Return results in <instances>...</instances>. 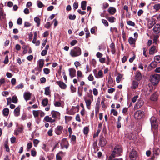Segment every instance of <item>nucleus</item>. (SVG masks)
<instances>
[{"instance_id":"obj_1","label":"nucleus","mask_w":160,"mask_h":160,"mask_svg":"<svg viewBox=\"0 0 160 160\" xmlns=\"http://www.w3.org/2000/svg\"><path fill=\"white\" fill-rule=\"evenodd\" d=\"M70 54L72 57H78L81 55V50L79 47H76L71 50Z\"/></svg>"},{"instance_id":"obj_2","label":"nucleus","mask_w":160,"mask_h":160,"mask_svg":"<svg viewBox=\"0 0 160 160\" xmlns=\"http://www.w3.org/2000/svg\"><path fill=\"white\" fill-rule=\"evenodd\" d=\"M149 80L153 85H156L160 80V75L158 74L151 75L150 77Z\"/></svg>"},{"instance_id":"obj_3","label":"nucleus","mask_w":160,"mask_h":160,"mask_svg":"<svg viewBox=\"0 0 160 160\" xmlns=\"http://www.w3.org/2000/svg\"><path fill=\"white\" fill-rule=\"evenodd\" d=\"M122 152V150L121 146L117 145L115 147L111 155H113V156L118 157L120 156Z\"/></svg>"},{"instance_id":"obj_4","label":"nucleus","mask_w":160,"mask_h":160,"mask_svg":"<svg viewBox=\"0 0 160 160\" xmlns=\"http://www.w3.org/2000/svg\"><path fill=\"white\" fill-rule=\"evenodd\" d=\"M144 116V112L140 110L136 111L134 114V118L137 119L143 118Z\"/></svg>"},{"instance_id":"obj_5","label":"nucleus","mask_w":160,"mask_h":160,"mask_svg":"<svg viewBox=\"0 0 160 160\" xmlns=\"http://www.w3.org/2000/svg\"><path fill=\"white\" fill-rule=\"evenodd\" d=\"M137 156V152L136 151L132 149L130 152L129 158L131 160H136Z\"/></svg>"},{"instance_id":"obj_6","label":"nucleus","mask_w":160,"mask_h":160,"mask_svg":"<svg viewBox=\"0 0 160 160\" xmlns=\"http://www.w3.org/2000/svg\"><path fill=\"white\" fill-rule=\"evenodd\" d=\"M61 147L62 149L64 148L68 149L69 146L68 141L66 138H63L62 139L60 143Z\"/></svg>"},{"instance_id":"obj_7","label":"nucleus","mask_w":160,"mask_h":160,"mask_svg":"<svg viewBox=\"0 0 160 160\" xmlns=\"http://www.w3.org/2000/svg\"><path fill=\"white\" fill-rule=\"evenodd\" d=\"M150 122L152 128L156 129L158 127V125L156 122V119L155 117H152L150 119Z\"/></svg>"},{"instance_id":"obj_8","label":"nucleus","mask_w":160,"mask_h":160,"mask_svg":"<svg viewBox=\"0 0 160 160\" xmlns=\"http://www.w3.org/2000/svg\"><path fill=\"white\" fill-rule=\"evenodd\" d=\"M107 141L105 138L102 136H100L99 145L102 147H104Z\"/></svg>"},{"instance_id":"obj_9","label":"nucleus","mask_w":160,"mask_h":160,"mask_svg":"<svg viewBox=\"0 0 160 160\" xmlns=\"http://www.w3.org/2000/svg\"><path fill=\"white\" fill-rule=\"evenodd\" d=\"M144 102L143 101L140 99L138 100V101L134 106L135 109H138L140 108L144 104Z\"/></svg>"},{"instance_id":"obj_10","label":"nucleus","mask_w":160,"mask_h":160,"mask_svg":"<svg viewBox=\"0 0 160 160\" xmlns=\"http://www.w3.org/2000/svg\"><path fill=\"white\" fill-rule=\"evenodd\" d=\"M84 100L85 102L87 108L88 109H90L91 103L93 101V99H88L87 98L85 97L84 98Z\"/></svg>"},{"instance_id":"obj_11","label":"nucleus","mask_w":160,"mask_h":160,"mask_svg":"<svg viewBox=\"0 0 160 160\" xmlns=\"http://www.w3.org/2000/svg\"><path fill=\"white\" fill-rule=\"evenodd\" d=\"M63 129L62 126H58L55 130V133L58 135H60L62 132Z\"/></svg>"},{"instance_id":"obj_12","label":"nucleus","mask_w":160,"mask_h":160,"mask_svg":"<svg viewBox=\"0 0 160 160\" xmlns=\"http://www.w3.org/2000/svg\"><path fill=\"white\" fill-rule=\"evenodd\" d=\"M135 79L138 81H140L142 78V74L139 71H137L135 73Z\"/></svg>"},{"instance_id":"obj_13","label":"nucleus","mask_w":160,"mask_h":160,"mask_svg":"<svg viewBox=\"0 0 160 160\" xmlns=\"http://www.w3.org/2000/svg\"><path fill=\"white\" fill-rule=\"evenodd\" d=\"M31 93L29 92H25L23 94V97L26 101L30 99Z\"/></svg>"},{"instance_id":"obj_14","label":"nucleus","mask_w":160,"mask_h":160,"mask_svg":"<svg viewBox=\"0 0 160 160\" xmlns=\"http://www.w3.org/2000/svg\"><path fill=\"white\" fill-rule=\"evenodd\" d=\"M153 30L155 33H158L160 32V25L157 24L154 26Z\"/></svg>"},{"instance_id":"obj_15","label":"nucleus","mask_w":160,"mask_h":160,"mask_svg":"<svg viewBox=\"0 0 160 160\" xmlns=\"http://www.w3.org/2000/svg\"><path fill=\"white\" fill-rule=\"evenodd\" d=\"M51 113L52 117L55 119L57 118L58 117H59L60 116V113L58 112L52 111Z\"/></svg>"},{"instance_id":"obj_16","label":"nucleus","mask_w":160,"mask_h":160,"mask_svg":"<svg viewBox=\"0 0 160 160\" xmlns=\"http://www.w3.org/2000/svg\"><path fill=\"white\" fill-rule=\"evenodd\" d=\"M108 13L111 15L114 14L116 12V8L113 7H109L108 10Z\"/></svg>"},{"instance_id":"obj_17","label":"nucleus","mask_w":160,"mask_h":160,"mask_svg":"<svg viewBox=\"0 0 160 160\" xmlns=\"http://www.w3.org/2000/svg\"><path fill=\"white\" fill-rule=\"evenodd\" d=\"M158 93L156 92H155L151 96L150 100L153 101H156L158 100Z\"/></svg>"},{"instance_id":"obj_18","label":"nucleus","mask_w":160,"mask_h":160,"mask_svg":"<svg viewBox=\"0 0 160 160\" xmlns=\"http://www.w3.org/2000/svg\"><path fill=\"white\" fill-rule=\"evenodd\" d=\"M56 83L62 89H65L67 87V85L62 82L58 81L56 82Z\"/></svg>"},{"instance_id":"obj_19","label":"nucleus","mask_w":160,"mask_h":160,"mask_svg":"<svg viewBox=\"0 0 160 160\" xmlns=\"http://www.w3.org/2000/svg\"><path fill=\"white\" fill-rule=\"evenodd\" d=\"M69 75L72 78L75 77L76 75V70L75 69L71 68L69 69Z\"/></svg>"},{"instance_id":"obj_20","label":"nucleus","mask_w":160,"mask_h":160,"mask_svg":"<svg viewBox=\"0 0 160 160\" xmlns=\"http://www.w3.org/2000/svg\"><path fill=\"white\" fill-rule=\"evenodd\" d=\"M157 52L156 47L154 46L151 47L149 50V53L150 55H152Z\"/></svg>"},{"instance_id":"obj_21","label":"nucleus","mask_w":160,"mask_h":160,"mask_svg":"<svg viewBox=\"0 0 160 160\" xmlns=\"http://www.w3.org/2000/svg\"><path fill=\"white\" fill-rule=\"evenodd\" d=\"M64 153L62 151H60L56 154V160H62V157L63 156Z\"/></svg>"},{"instance_id":"obj_22","label":"nucleus","mask_w":160,"mask_h":160,"mask_svg":"<svg viewBox=\"0 0 160 160\" xmlns=\"http://www.w3.org/2000/svg\"><path fill=\"white\" fill-rule=\"evenodd\" d=\"M50 87H48L45 88L44 92V94L48 96L49 97H51V91L50 89Z\"/></svg>"},{"instance_id":"obj_23","label":"nucleus","mask_w":160,"mask_h":160,"mask_svg":"<svg viewBox=\"0 0 160 160\" xmlns=\"http://www.w3.org/2000/svg\"><path fill=\"white\" fill-rule=\"evenodd\" d=\"M138 82L136 80H133L132 81L131 88L134 89H135L138 87Z\"/></svg>"},{"instance_id":"obj_24","label":"nucleus","mask_w":160,"mask_h":160,"mask_svg":"<svg viewBox=\"0 0 160 160\" xmlns=\"http://www.w3.org/2000/svg\"><path fill=\"white\" fill-rule=\"evenodd\" d=\"M44 120L47 122H55V119H53L51 117H49L48 116H47L44 117Z\"/></svg>"},{"instance_id":"obj_25","label":"nucleus","mask_w":160,"mask_h":160,"mask_svg":"<svg viewBox=\"0 0 160 160\" xmlns=\"http://www.w3.org/2000/svg\"><path fill=\"white\" fill-rule=\"evenodd\" d=\"M20 108L18 107L16 108L14 111V114L15 116L18 117L20 115Z\"/></svg>"},{"instance_id":"obj_26","label":"nucleus","mask_w":160,"mask_h":160,"mask_svg":"<svg viewBox=\"0 0 160 160\" xmlns=\"http://www.w3.org/2000/svg\"><path fill=\"white\" fill-rule=\"evenodd\" d=\"M110 47L111 49V51L112 54H114L116 52L115 46L114 44L112 43L110 46Z\"/></svg>"},{"instance_id":"obj_27","label":"nucleus","mask_w":160,"mask_h":160,"mask_svg":"<svg viewBox=\"0 0 160 160\" xmlns=\"http://www.w3.org/2000/svg\"><path fill=\"white\" fill-rule=\"evenodd\" d=\"M136 39L133 38L132 37H130L128 39V42L131 44H134L136 41Z\"/></svg>"},{"instance_id":"obj_28","label":"nucleus","mask_w":160,"mask_h":160,"mask_svg":"<svg viewBox=\"0 0 160 160\" xmlns=\"http://www.w3.org/2000/svg\"><path fill=\"white\" fill-rule=\"evenodd\" d=\"M153 153L156 155H158L160 153V150L158 148H153Z\"/></svg>"},{"instance_id":"obj_29","label":"nucleus","mask_w":160,"mask_h":160,"mask_svg":"<svg viewBox=\"0 0 160 160\" xmlns=\"http://www.w3.org/2000/svg\"><path fill=\"white\" fill-rule=\"evenodd\" d=\"M44 60L43 59H40L38 62V66L39 68L42 69L43 66Z\"/></svg>"},{"instance_id":"obj_30","label":"nucleus","mask_w":160,"mask_h":160,"mask_svg":"<svg viewBox=\"0 0 160 160\" xmlns=\"http://www.w3.org/2000/svg\"><path fill=\"white\" fill-rule=\"evenodd\" d=\"M48 100L47 98L43 99L42 102V104L43 106L45 107L48 105Z\"/></svg>"},{"instance_id":"obj_31","label":"nucleus","mask_w":160,"mask_h":160,"mask_svg":"<svg viewBox=\"0 0 160 160\" xmlns=\"http://www.w3.org/2000/svg\"><path fill=\"white\" fill-rule=\"evenodd\" d=\"M86 1H82L81 3V8L83 10H85L86 9Z\"/></svg>"},{"instance_id":"obj_32","label":"nucleus","mask_w":160,"mask_h":160,"mask_svg":"<svg viewBox=\"0 0 160 160\" xmlns=\"http://www.w3.org/2000/svg\"><path fill=\"white\" fill-rule=\"evenodd\" d=\"M9 113V110L8 108H6L3 109V114L4 116H7Z\"/></svg>"},{"instance_id":"obj_33","label":"nucleus","mask_w":160,"mask_h":160,"mask_svg":"<svg viewBox=\"0 0 160 160\" xmlns=\"http://www.w3.org/2000/svg\"><path fill=\"white\" fill-rule=\"evenodd\" d=\"M108 21L111 23H113L115 22V21L116 20L115 18L113 16L111 17H108L106 18Z\"/></svg>"},{"instance_id":"obj_34","label":"nucleus","mask_w":160,"mask_h":160,"mask_svg":"<svg viewBox=\"0 0 160 160\" xmlns=\"http://www.w3.org/2000/svg\"><path fill=\"white\" fill-rule=\"evenodd\" d=\"M103 77V72L101 70H100L98 74V75L95 76L96 78H102Z\"/></svg>"},{"instance_id":"obj_35","label":"nucleus","mask_w":160,"mask_h":160,"mask_svg":"<svg viewBox=\"0 0 160 160\" xmlns=\"http://www.w3.org/2000/svg\"><path fill=\"white\" fill-rule=\"evenodd\" d=\"M155 22L152 21H150L148 22V28L149 29L151 28L154 25Z\"/></svg>"},{"instance_id":"obj_36","label":"nucleus","mask_w":160,"mask_h":160,"mask_svg":"<svg viewBox=\"0 0 160 160\" xmlns=\"http://www.w3.org/2000/svg\"><path fill=\"white\" fill-rule=\"evenodd\" d=\"M77 76L78 78H83L84 76L82 74V73L81 71L78 70L77 72Z\"/></svg>"},{"instance_id":"obj_37","label":"nucleus","mask_w":160,"mask_h":160,"mask_svg":"<svg viewBox=\"0 0 160 160\" xmlns=\"http://www.w3.org/2000/svg\"><path fill=\"white\" fill-rule=\"evenodd\" d=\"M117 156H113V155H111L109 157L108 160H122V158L117 159L115 158Z\"/></svg>"},{"instance_id":"obj_38","label":"nucleus","mask_w":160,"mask_h":160,"mask_svg":"<svg viewBox=\"0 0 160 160\" xmlns=\"http://www.w3.org/2000/svg\"><path fill=\"white\" fill-rule=\"evenodd\" d=\"M155 62H160V55H157L154 58Z\"/></svg>"},{"instance_id":"obj_39","label":"nucleus","mask_w":160,"mask_h":160,"mask_svg":"<svg viewBox=\"0 0 160 160\" xmlns=\"http://www.w3.org/2000/svg\"><path fill=\"white\" fill-rule=\"evenodd\" d=\"M153 8L156 11H158L160 9V3L156 4L153 6Z\"/></svg>"},{"instance_id":"obj_40","label":"nucleus","mask_w":160,"mask_h":160,"mask_svg":"<svg viewBox=\"0 0 160 160\" xmlns=\"http://www.w3.org/2000/svg\"><path fill=\"white\" fill-rule=\"evenodd\" d=\"M33 114L35 117H38L39 114V110H33Z\"/></svg>"},{"instance_id":"obj_41","label":"nucleus","mask_w":160,"mask_h":160,"mask_svg":"<svg viewBox=\"0 0 160 160\" xmlns=\"http://www.w3.org/2000/svg\"><path fill=\"white\" fill-rule=\"evenodd\" d=\"M37 4L39 8H41L44 6V5L40 1H37Z\"/></svg>"},{"instance_id":"obj_42","label":"nucleus","mask_w":160,"mask_h":160,"mask_svg":"<svg viewBox=\"0 0 160 160\" xmlns=\"http://www.w3.org/2000/svg\"><path fill=\"white\" fill-rule=\"evenodd\" d=\"M12 100L13 103H16L18 102V99L17 96L15 95L13 96L12 97Z\"/></svg>"},{"instance_id":"obj_43","label":"nucleus","mask_w":160,"mask_h":160,"mask_svg":"<svg viewBox=\"0 0 160 160\" xmlns=\"http://www.w3.org/2000/svg\"><path fill=\"white\" fill-rule=\"evenodd\" d=\"M89 93H87L88 97L90 98L89 99H93V96L92 94V90L91 89L89 90Z\"/></svg>"},{"instance_id":"obj_44","label":"nucleus","mask_w":160,"mask_h":160,"mask_svg":"<svg viewBox=\"0 0 160 160\" xmlns=\"http://www.w3.org/2000/svg\"><path fill=\"white\" fill-rule=\"evenodd\" d=\"M35 22L37 23L38 26H39L40 24V20L38 17H35L34 18Z\"/></svg>"},{"instance_id":"obj_45","label":"nucleus","mask_w":160,"mask_h":160,"mask_svg":"<svg viewBox=\"0 0 160 160\" xmlns=\"http://www.w3.org/2000/svg\"><path fill=\"white\" fill-rule=\"evenodd\" d=\"M22 48L23 49V54H25L27 52V46L26 45H23L22 46Z\"/></svg>"},{"instance_id":"obj_46","label":"nucleus","mask_w":160,"mask_h":160,"mask_svg":"<svg viewBox=\"0 0 160 160\" xmlns=\"http://www.w3.org/2000/svg\"><path fill=\"white\" fill-rule=\"evenodd\" d=\"M23 87V85L22 83H20V84L17 85L15 87V88L16 89H22Z\"/></svg>"},{"instance_id":"obj_47","label":"nucleus","mask_w":160,"mask_h":160,"mask_svg":"<svg viewBox=\"0 0 160 160\" xmlns=\"http://www.w3.org/2000/svg\"><path fill=\"white\" fill-rule=\"evenodd\" d=\"M4 146L5 148L6 149V150L7 152H9L10 151V149L9 148V147L8 145L7 142H6L4 144Z\"/></svg>"},{"instance_id":"obj_48","label":"nucleus","mask_w":160,"mask_h":160,"mask_svg":"<svg viewBox=\"0 0 160 160\" xmlns=\"http://www.w3.org/2000/svg\"><path fill=\"white\" fill-rule=\"evenodd\" d=\"M34 37L32 41V42L35 44V42L36 41L37 39V33L36 32H35L34 33Z\"/></svg>"},{"instance_id":"obj_49","label":"nucleus","mask_w":160,"mask_h":160,"mask_svg":"<svg viewBox=\"0 0 160 160\" xmlns=\"http://www.w3.org/2000/svg\"><path fill=\"white\" fill-rule=\"evenodd\" d=\"M68 18L70 20H74L76 18V16L75 15H72V14H70Z\"/></svg>"},{"instance_id":"obj_50","label":"nucleus","mask_w":160,"mask_h":160,"mask_svg":"<svg viewBox=\"0 0 160 160\" xmlns=\"http://www.w3.org/2000/svg\"><path fill=\"white\" fill-rule=\"evenodd\" d=\"M39 142V141L37 139H34L33 142L34 147H36Z\"/></svg>"},{"instance_id":"obj_51","label":"nucleus","mask_w":160,"mask_h":160,"mask_svg":"<svg viewBox=\"0 0 160 160\" xmlns=\"http://www.w3.org/2000/svg\"><path fill=\"white\" fill-rule=\"evenodd\" d=\"M88 131L89 128L88 127H86L84 128L83 129V132L84 134H88Z\"/></svg>"},{"instance_id":"obj_52","label":"nucleus","mask_w":160,"mask_h":160,"mask_svg":"<svg viewBox=\"0 0 160 160\" xmlns=\"http://www.w3.org/2000/svg\"><path fill=\"white\" fill-rule=\"evenodd\" d=\"M53 129L52 128H51L49 129L47 132V133L48 136H51L52 135Z\"/></svg>"},{"instance_id":"obj_53","label":"nucleus","mask_w":160,"mask_h":160,"mask_svg":"<svg viewBox=\"0 0 160 160\" xmlns=\"http://www.w3.org/2000/svg\"><path fill=\"white\" fill-rule=\"evenodd\" d=\"M42 148L46 152H48L49 150V149L46 148V145L45 144H43Z\"/></svg>"},{"instance_id":"obj_54","label":"nucleus","mask_w":160,"mask_h":160,"mask_svg":"<svg viewBox=\"0 0 160 160\" xmlns=\"http://www.w3.org/2000/svg\"><path fill=\"white\" fill-rule=\"evenodd\" d=\"M43 72L46 74H48L50 72V70L47 68H45L43 69Z\"/></svg>"},{"instance_id":"obj_55","label":"nucleus","mask_w":160,"mask_h":160,"mask_svg":"<svg viewBox=\"0 0 160 160\" xmlns=\"http://www.w3.org/2000/svg\"><path fill=\"white\" fill-rule=\"evenodd\" d=\"M102 22L105 25V26L107 27L108 26L109 24L108 22L106 20L103 19L102 20Z\"/></svg>"},{"instance_id":"obj_56","label":"nucleus","mask_w":160,"mask_h":160,"mask_svg":"<svg viewBox=\"0 0 160 160\" xmlns=\"http://www.w3.org/2000/svg\"><path fill=\"white\" fill-rule=\"evenodd\" d=\"M78 3L74 2L73 5V9L75 10L78 7Z\"/></svg>"},{"instance_id":"obj_57","label":"nucleus","mask_w":160,"mask_h":160,"mask_svg":"<svg viewBox=\"0 0 160 160\" xmlns=\"http://www.w3.org/2000/svg\"><path fill=\"white\" fill-rule=\"evenodd\" d=\"M127 24L130 25L132 26H134L135 25V23L131 21H129L127 22Z\"/></svg>"},{"instance_id":"obj_58","label":"nucleus","mask_w":160,"mask_h":160,"mask_svg":"<svg viewBox=\"0 0 160 160\" xmlns=\"http://www.w3.org/2000/svg\"><path fill=\"white\" fill-rule=\"evenodd\" d=\"M111 112L114 116H117L118 114V112L114 109L111 110Z\"/></svg>"},{"instance_id":"obj_59","label":"nucleus","mask_w":160,"mask_h":160,"mask_svg":"<svg viewBox=\"0 0 160 160\" xmlns=\"http://www.w3.org/2000/svg\"><path fill=\"white\" fill-rule=\"evenodd\" d=\"M88 79L89 81H92L94 79V77L91 74L89 75L88 77Z\"/></svg>"},{"instance_id":"obj_60","label":"nucleus","mask_w":160,"mask_h":160,"mask_svg":"<svg viewBox=\"0 0 160 160\" xmlns=\"http://www.w3.org/2000/svg\"><path fill=\"white\" fill-rule=\"evenodd\" d=\"M47 51L46 50H44L42 51L41 55L42 56H44L47 54Z\"/></svg>"},{"instance_id":"obj_61","label":"nucleus","mask_w":160,"mask_h":160,"mask_svg":"<svg viewBox=\"0 0 160 160\" xmlns=\"http://www.w3.org/2000/svg\"><path fill=\"white\" fill-rule=\"evenodd\" d=\"M11 83L12 85H14L16 83V79L15 78H12L11 80Z\"/></svg>"},{"instance_id":"obj_62","label":"nucleus","mask_w":160,"mask_h":160,"mask_svg":"<svg viewBox=\"0 0 160 160\" xmlns=\"http://www.w3.org/2000/svg\"><path fill=\"white\" fill-rule=\"evenodd\" d=\"M22 22V19L21 18H19L17 21V23L18 25H21Z\"/></svg>"},{"instance_id":"obj_63","label":"nucleus","mask_w":160,"mask_h":160,"mask_svg":"<svg viewBox=\"0 0 160 160\" xmlns=\"http://www.w3.org/2000/svg\"><path fill=\"white\" fill-rule=\"evenodd\" d=\"M93 94L95 96L97 95L98 93L97 89L95 88L93 89Z\"/></svg>"},{"instance_id":"obj_64","label":"nucleus","mask_w":160,"mask_h":160,"mask_svg":"<svg viewBox=\"0 0 160 160\" xmlns=\"http://www.w3.org/2000/svg\"><path fill=\"white\" fill-rule=\"evenodd\" d=\"M16 138L15 137H11L10 138V140H11V142L12 143H14L16 141Z\"/></svg>"}]
</instances>
